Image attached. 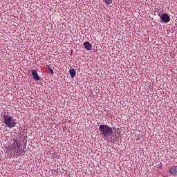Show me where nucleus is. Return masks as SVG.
I'll return each mask as SVG.
<instances>
[{
  "instance_id": "obj_1",
  "label": "nucleus",
  "mask_w": 177,
  "mask_h": 177,
  "mask_svg": "<svg viewBox=\"0 0 177 177\" xmlns=\"http://www.w3.org/2000/svg\"><path fill=\"white\" fill-rule=\"evenodd\" d=\"M3 121L6 127L8 128H15L16 127V119L10 114L5 112L3 115Z\"/></svg>"
},
{
  "instance_id": "obj_2",
  "label": "nucleus",
  "mask_w": 177,
  "mask_h": 177,
  "mask_svg": "<svg viewBox=\"0 0 177 177\" xmlns=\"http://www.w3.org/2000/svg\"><path fill=\"white\" fill-rule=\"evenodd\" d=\"M10 151L12 154H16L19 157L21 156V149H20V141L14 140L13 144L10 146Z\"/></svg>"
},
{
  "instance_id": "obj_3",
  "label": "nucleus",
  "mask_w": 177,
  "mask_h": 177,
  "mask_svg": "<svg viewBox=\"0 0 177 177\" xmlns=\"http://www.w3.org/2000/svg\"><path fill=\"white\" fill-rule=\"evenodd\" d=\"M99 131L100 135H103L104 138H109V136H111L113 133V129L106 124H101L99 126Z\"/></svg>"
},
{
  "instance_id": "obj_4",
  "label": "nucleus",
  "mask_w": 177,
  "mask_h": 177,
  "mask_svg": "<svg viewBox=\"0 0 177 177\" xmlns=\"http://www.w3.org/2000/svg\"><path fill=\"white\" fill-rule=\"evenodd\" d=\"M160 19H162L164 23H169V20H171V17L167 13L162 14Z\"/></svg>"
},
{
  "instance_id": "obj_5",
  "label": "nucleus",
  "mask_w": 177,
  "mask_h": 177,
  "mask_svg": "<svg viewBox=\"0 0 177 177\" xmlns=\"http://www.w3.org/2000/svg\"><path fill=\"white\" fill-rule=\"evenodd\" d=\"M169 174L174 176L177 175V166H172L169 169Z\"/></svg>"
},
{
  "instance_id": "obj_6",
  "label": "nucleus",
  "mask_w": 177,
  "mask_h": 177,
  "mask_svg": "<svg viewBox=\"0 0 177 177\" xmlns=\"http://www.w3.org/2000/svg\"><path fill=\"white\" fill-rule=\"evenodd\" d=\"M32 77L36 81H39V76L38 75V73L35 69L32 71Z\"/></svg>"
},
{
  "instance_id": "obj_7",
  "label": "nucleus",
  "mask_w": 177,
  "mask_h": 177,
  "mask_svg": "<svg viewBox=\"0 0 177 177\" xmlns=\"http://www.w3.org/2000/svg\"><path fill=\"white\" fill-rule=\"evenodd\" d=\"M84 46L86 50H91L92 48V44L89 41H85L84 43Z\"/></svg>"
},
{
  "instance_id": "obj_8",
  "label": "nucleus",
  "mask_w": 177,
  "mask_h": 177,
  "mask_svg": "<svg viewBox=\"0 0 177 177\" xmlns=\"http://www.w3.org/2000/svg\"><path fill=\"white\" fill-rule=\"evenodd\" d=\"M69 74L71 78H74L75 77V69L72 68L69 70Z\"/></svg>"
},
{
  "instance_id": "obj_9",
  "label": "nucleus",
  "mask_w": 177,
  "mask_h": 177,
  "mask_svg": "<svg viewBox=\"0 0 177 177\" xmlns=\"http://www.w3.org/2000/svg\"><path fill=\"white\" fill-rule=\"evenodd\" d=\"M104 2L106 5H111V3H113V0H104Z\"/></svg>"
},
{
  "instance_id": "obj_10",
  "label": "nucleus",
  "mask_w": 177,
  "mask_h": 177,
  "mask_svg": "<svg viewBox=\"0 0 177 177\" xmlns=\"http://www.w3.org/2000/svg\"><path fill=\"white\" fill-rule=\"evenodd\" d=\"M47 66L48 68L50 74H51V75H53V74L54 73L53 69L50 68V67L48 65H47Z\"/></svg>"
}]
</instances>
